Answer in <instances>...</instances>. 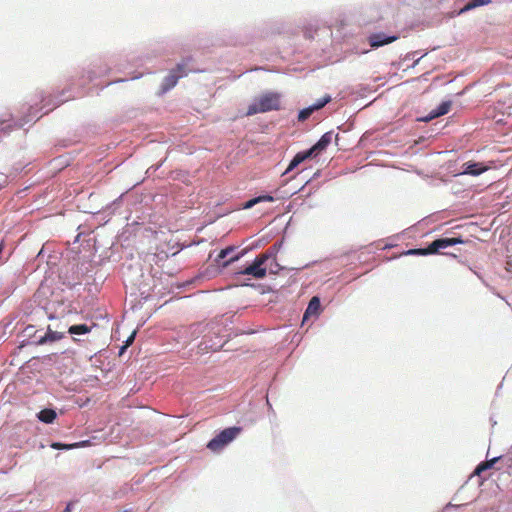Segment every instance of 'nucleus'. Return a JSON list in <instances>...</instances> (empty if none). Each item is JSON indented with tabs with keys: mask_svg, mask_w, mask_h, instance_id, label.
Wrapping results in <instances>:
<instances>
[{
	"mask_svg": "<svg viewBox=\"0 0 512 512\" xmlns=\"http://www.w3.org/2000/svg\"><path fill=\"white\" fill-rule=\"evenodd\" d=\"M280 108V94L275 92H268L262 94L255 101L248 106L246 115L252 116L258 113H265Z\"/></svg>",
	"mask_w": 512,
	"mask_h": 512,
	"instance_id": "1",
	"label": "nucleus"
},
{
	"mask_svg": "<svg viewBox=\"0 0 512 512\" xmlns=\"http://www.w3.org/2000/svg\"><path fill=\"white\" fill-rule=\"evenodd\" d=\"M241 430L242 429L240 427H229L224 429L208 442L207 448L213 452L222 450L239 435Z\"/></svg>",
	"mask_w": 512,
	"mask_h": 512,
	"instance_id": "2",
	"label": "nucleus"
},
{
	"mask_svg": "<svg viewBox=\"0 0 512 512\" xmlns=\"http://www.w3.org/2000/svg\"><path fill=\"white\" fill-rule=\"evenodd\" d=\"M463 243L460 238H440L434 240L427 248L424 249H411L407 251V254L411 255H428L438 253L442 249H446L450 246Z\"/></svg>",
	"mask_w": 512,
	"mask_h": 512,
	"instance_id": "3",
	"label": "nucleus"
},
{
	"mask_svg": "<svg viewBox=\"0 0 512 512\" xmlns=\"http://www.w3.org/2000/svg\"><path fill=\"white\" fill-rule=\"evenodd\" d=\"M269 258L270 255L267 253L258 255L250 265L239 271L238 274L249 275L256 279L264 278L267 273V269L264 264Z\"/></svg>",
	"mask_w": 512,
	"mask_h": 512,
	"instance_id": "4",
	"label": "nucleus"
},
{
	"mask_svg": "<svg viewBox=\"0 0 512 512\" xmlns=\"http://www.w3.org/2000/svg\"><path fill=\"white\" fill-rule=\"evenodd\" d=\"M190 59H186L177 64L176 68L172 69L169 74L164 78L162 83V91L167 92L172 89L178 80L188 74L187 64Z\"/></svg>",
	"mask_w": 512,
	"mask_h": 512,
	"instance_id": "5",
	"label": "nucleus"
},
{
	"mask_svg": "<svg viewBox=\"0 0 512 512\" xmlns=\"http://www.w3.org/2000/svg\"><path fill=\"white\" fill-rule=\"evenodd\" d=\"M397 36H386L384 33H374L369 36L368 41L371 47L378 48L397 40Z\"/></svg>",
	"mask_w": 512,
	"mask_h": 512,
	"instance_id": "6",
	"label": "nucleus"
},
{
	"mask_svg": "<svg viewBox=\"0 0 512 512\" xmlns=\"http://www.w3.org/2000/svg\"><path fill=\"white\" fill-rule=\"evenodd\" d=\"M332 135L330 132H327L321 136V138L314 144L310 150L313 152L315 156L321 153L323 150L327 148V146L331 143Z\"/></svg>",
	"mask_w": 512,
	"mask_h": 512,
	"instance_id": "7",
	"label": "nucleus"
},
{
	"mask_svg": "<svg viewBox=\"0 0 512 512\" xmlns=\"http://www.w3.org/2000/svg\"><path fill=\"white\" fill-rule=\"evenodd\" d=\"M315 156L313 152L308 149L306 151L298 152L294 158L291 160L288 168L286 169L285 173H288L292 171L294 168H296L299 164H301L306 159Z\"/></svg>",
	"mask_w": 512,
	"mask_h": 512,
	"instance_id": "8",
	"label": "nucleus"
},
{
	"mask_svg": "<svg viewBox=\"0 0 512 512\" xmlns=\"http://www.w3.org/2000/svg\"><path fill=\"white\" fill-rule=\"evenodd\" d=\"M315 156L313 152L308 149L306 151L298 152L294 158L291 160L288 168L286 169L285 173H288L292 171L294 168H296L299 164H301L306 159Z\"/></svg>",
	"mask_w": 512,
	"mask_h": 512,
	"instance_id": "9",
	"label": "nucleus"
},
{
	"mask_svg": "<svg viewBox=\"0 0 512 512\" xmlns=\"http://www.w3.org/2000/svg\"><path fill=\"white\" fill-rule=\"evenodd\" d=\"M320 299L317 296H314L309 301L308 307L304 314V320L312 315H318L320 311Z\"/></svg>",
	"mask_w": 512,
	"mask_h": 512,
	"instance_id": "10",
	"label": "nucleus"
},
{
	"mask_svg": "<svg viewBox=\"0 0 512 512\" xmlns=\"http://www.w3.org/2000/svg\"><path fill=\"white\" fill-rule=\"evenodd\" d=\"M451 101L442 102L436 109L432 110L429 115V120L443 116L447 114L451 109Z\"/></svg>",
	"mask_w": 512,
	"mask_h": 512,
	"instance_id": "11",
	"label": "nucleus"
},
{
	"mask_svg": "<svg viewBox=\"0 0 512 512\" xmlns=\"http://www.w3.org/2000/svg\"><path fill=\"white\" fill-rule=\"evenodd\" d=\"M487 168L482 166L481 163H465L464 164V174H469L473 176L480 175L482 172H484Z\"/></svg>",
	"mask_w": 512,
	"mask_h": 512,
	"instance_id": "12",
	"label": "nucleus"
},
{
	"mask_svg": "<svg viewBox=\"0 0 512 512\" xmlns=\"http://www.w3.org/2000/svg\"><path fill=\"white\" fill-rule=\"evenodd\" d=\"M56 412L53 409L45 408L41 410L37 417L41 422L50 424L53 423V421L56 419Z\"/></svg>",
	"mask_w": 512,
	"mask_h": 512,
	"instance_id": "13",
	"label": "nucleus"
},
{
	"mask_svg": "<svg viewBox=\"0 0 512 512\" xmlns=\"http://www.w3.org/2000/svg\"><path fill=\"white\" fill-rule=\"evenodd\" d=\"M499 460L498 457L491 460L480 463L474 470V475L480 476L484 471L493 467V465Z\"/></svg>",
	"mask_w": 512,
	"mask_h": 512,
	"instance_id": "14",
	"label": "nucleus"
},
{
	"mask_svg": "<svg viewBox=\"0 0 512 512\" xmlns=\"http://www.w3.org/2000/svg\"><path fill=\"white\" fill-rule=\"evenodd\" d=\"M273 201H274V197H272L270 195H262V196L255 197V198L250 199L249 201H247L246 204L244 205V208L245 209H249V208H252L257 203H260V202H273Z\"/></svg>",
	"mask_w": 512,
	"mask_h": 512,
	"instance_id": "15",
	"label": "nucleus"
},
{
	"mask_svg": "<svg viewBox=\"0 0 512 512\" xmlns=\"http://www.w3.org/2000/svg\"><path fill=\"white\" fill-rule=\"evenodd\" d=\"M86 443H87L86 441L77 442V443H73V444H63L60 442H53L51 444V447L53 449H57V450H69V449L85 446Z\"/></svg>",
	"mask_w": 512,
	"mask_h": 512,
	"instance_id": "16",
	"label": "nucleus"
},
{
	"mask_svg": "<svg viewBox=\"0 0 512 512\" xmlns=\"http://www.w3.org/2000/svg\"><path fill=\"white\" fill-rule=\"evenodd\" d=\"M91 331V327L86 324L72 325L69 327L68 332L73 335L86 334Z\"/></svg>",
	"mask_w": 512,
	"mask_h": 512,
	"instance_id": "17",
	"label": "nucleus"
},
{
	"mask_svg": "<svg viewBox=\"0 0 512 512\" xmlns=\"http://www.w3.org/2000/svg\"><path fill=\"white\" fill-rule=\"evenodd\" d=\"M491 0H470L462 9L461 13L472 10L476 7L487 5Z\"/></svg>",
	"mask_w": 512,
	"mask_h": 512,
	"instance_id": "18",
	"label": "nucleus"
},
{
	"mask_svg": "<svg viewBox=\"0 0 512 512\" xmlns=\"http://www.w3.org/2000/svg\"><path fill=\"white\" fill-rule=\"evenodd\" d=\"M331 101L330 95H325L323 98L317 100L311 107L314 111L322 109L326 104Z\"/></svg>",
	"mask_w": 512,
	"mask_h": 512,
	"instance_id": "19",
	"label": "nucleus"
},
{
	"mask_svg": "<svg viewBox=\"0 0 512 512\" xmlns=\"http://www.w3.org/2000/svg\"><path fill=\"white\" fill-rule=\"evenodd\" d=\"M313 112L314 110L311 106L302 109L298 114V120L301 122L307 120Z\"/></svg>",
	"mask_w": 512,
	"mask_h": 512,
	"instance_id": "20",
	"label": "nucleus"
},
{
	"mask_svg": "<svg viewBox=\"0 0 512 512\" xmlns=\"http://www.w3.org/2000/svg\"><path fill=\"white\" fill-rule=\"evenodd\" d=\"M234 252V247L230 246V247H227L225 249H222L218 256H217V259L216 261L218 263H220L221 260H224L226 257H228L230 254H232Z\"/></svg>",
	"mask_w": 512,
	"mask_h": 512,
	"instance_id": "21",
	"label": "nucleus"
},
{
	"mask_svg": "<svg viewBox=\"0 0 512 512\" xmlns=\"http://www.w3.org/2000/svg\"><path fill=\"white\" fill-rule=\"evenodd\" d=\"M61 337H62V335H58L56 332H48L44 337H42L39 340V343L42 344L47 341H55V340L60 339Z\"/></svg>",
	"mask_w": 512,
	"mask_h": 512,
	"instance_id": "22",
	"label": "nucleus"
},
{
	"mask_svg": "<svg viewBox=\"0 0 512 512\" xmlns=\"http://www.w3.org/2000/svg\"><path fill=\"white\" fill-rule=\"evenodd\" d=\"M239 259V256H231L227 261H224L223 262V266H227L229 263L235 261V260H238Z\"/></svg>",
	"mask_w": 512,
	"mask_h": 512,
	"instance_id": "23",
	"label": "nucleus"
},
{
	"mask_svg": "<svg viewBox=\"0 0 512 512\" xmlns=\"http://www.w3.org/2000/svg\"><path fill=\"white\" fill-rule=\"evenodd\" d=\"M506 270H507V272H509L512 275V261L511 260H508L506 262Z\"/></svg>",
	"mask_w": 512,
	"mask_h": 512,
	"instance_id": "24",
	"label": "nucleus"
},
{
	"mask_svg": "<svg viewBox=\"0 0 512 512\" xmlns=\"http://www.w3.org/2000/svg\"><path fill=\"white\" fill-rule=\"evenodd\" d=\"M133 338H134V334L130 338H128L127 344L131 343Z\"/></svg>",
	"mask_w": 512,
	"mask_h": 512,
	"instance_id": "25",
	"label": "nucleus"
}]
</instances>
